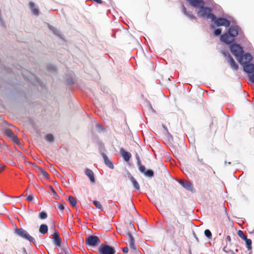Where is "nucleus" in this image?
I'll list each match as a JSON object with an SVG mask.
<instances>
[{"label":"nucleus","mask_w":254,"mask_h":254,"mask_svg":"<svg viewBox=\"0 0 254 254\" xmlns=\"http://www.w3.org/2000/svg\"><path fill=\"white\" fill-rule=\"evenodd\" d=\"M62 239L60 237L59 233L57 230H55L53 234V243L58 247H60L62 245Z\"/></svg>","instance_id":"11"},{"label":"nucleus","mask_w":254,"mask_h":254,"mask_svg":"<svg viewBox=\"0 0 254 254\" xmlns=\"http://www.w3.org/2000/svg\"><path fill=\"white\" fill-rule=\"evenodd\" d=\"M240 64H250L252 60V56L249 53H246L243 55L238 59Z\"/></svg>","instance_id":"9"},{"label":"nucleus","mask_w":254,"mask_h":254,"mask_svg":"<svg viewBox=\"0 0 254 254\" xmlns=\"http://www.w3.org/2000/svg\"><path fill=\"white\" fill-rule=\"evenodd\" d=\"M26 197V200L28 201H32L33 199V195L32 194L29 195L28 196H25Z\"/></svg>","instance_id":"37"},{"label":"nucleus","mask_w":254,"mask_h":254,"mask_svg":"<svg viewBox=\"0 0 254 254\" xmlns=\"http://www.w3.org/2000/svg\"><path fill=\"white\" fill-rule=\"evenodd\" d=\"M16 233L21 237L28 240L30 242L35 241L33 237L31 236L29 233L22 228H19L16 229Z\"/></svg>","instance_id":"6"},{"label":"nucleus","mask_w":254,"mask_h":254,"mask_svg":"<svg viewBox=\"0 0 254 254\" xmlns=\"http://www.w3.org/2000/svg\"><path fill=\"white\" fill-rule=\"evenodd\" d=\"M68 200L72 207H75L76 206L77 200L73 196H69L68 198Z\"/></svg>","instance_id":"24"},{"label":"nucleus","mask_w":254,"mask_h":254,"mask_svg":"<svg viewBox=\"0 0 254 254\" xmlns=\"http://www.w3.org/2000/svg\"><path fill=\"white\" fill-rule=\"evenodd\" d=\"M50 29H51L53 32L54 33L56 34V35H59V31L58 29H57V28L54 27H50Z\"/></svg>","instance_id":"36"},{"label":"nucleus","mask_w":254,"mask_h":254,"mask_svg":"<svg viewBox=\"0 0 254 254\" xmlns=\"http://www.w3.org/2000/svg\"><path fill=\"white\" fill-rule=\"evenodd\" d=\"M48 217L47 214L45 212H41L39 214V217L41 219H46Z\"/></svg>","instance_id":"32"},{"label":"nucleus","mask_w":254,"mask_h":254,"mask_svg":"<svg viewBox=\"0 0 254 254\" xmlns=\"http://www.w3.org/2000/svg\"><path fill=\"white\" fill-rule=\"evenodd\" d=\"M127 235L129 237V246L130 248L134 252L137 253L138 252V250L136 249V247L134 243V239L131 234L130 232L127 233Z\"/></svg>","instance_id":"12"},{"label":"nucleus","mask_w":254,"mask_h":254,"mask_svg":"<svg viewBox=\"0 0 254 254\" xmlns=\"http://www.w3.org/2000/svg\"><path fill=\"white\" fill-rule=\"evenodd\" d=\"M29 5L32 9L33 13L36 15H38L39 14V10L37 8L34 7V3L33 2H30Z\"/></svg>","instance_id":"22"},{"label":"nucleus","mask_w":254,"mask_h":254,"mask_svg":"<svg viewBox=\"0 0 254 254\" xmlns=\"http://www.w3.org/2000/svg\"><path fill=\"white\" fill-rule=\"evenodd\" d=\"M230 50L232 54L238 59L244 53L242 48L238 44H233L230 46Z\"/></svg>","instance_id":"5"},{"label":"nucleus","mask_w":254,"mask_h":254,"mask_svg":"<svg viewBox=\"0 0 254 254\" xmlns=\"http://www.w3.org/2000/svg\"><path fill=\"white\" fill-rule=\"evenodd\" d=\"M144 174L148 177H152L154 175V172L151 170H148L145 171Z\"/></svg>","instance_id":"31"},{"label":"nucleus","mask_w":254,"mask_h":254,"mask_svg":"<svg viewBox=\"0 0 254 254\" xmlns=\"http://www.w3.org/2000/svg\"><path fill=\"white\" fill-rule=\"evenodd\" d=\"M215 23L217 26H224L226 27H229L230 24V22L227 19L224 18H219L214 20Z\"/></svg>","instance_id":"10"},{"label":"nucleus","mask_w":254,"mask_h":254,"mask_svg":"<svg viewBox=\"0 0 254 254\" xmlns=\"http://www.w3.org/2000/svg\"><path fill=\"white\" fill-rule=\"evenodd\" d=\"M222 53L224 56L228 59V61H230V64H236L234 60L231 57L230 54L228 52L222 51Z\"/></svg>","instance_id":"23"},{"label":"nucleus","mask_w":254,"mask_h":254,"mask_svg":"<svg viewBox=\"0 0 254 254\" xmlns=\"http://www.w3.org/2000/svg\"><path fill=\"white\" fill-rule=\"evenodd\" d=\"M102 157L104 160L105 164L110 169H114V165L111 160L108 157V156L104 153L102 154Z\"/></svg>","instance_id":"15"},{"label":"nucleus","mask_w":254,"mask_h":254,"mask_svg":"<svg viewBox=\"0 0 254 254\" xmlns=\"http://www.w3.org/2000/svg\"><path fill=\"white\" fill-rule=\"evenodd\" d=\"M57 207L60 210L63 211L64 209V204L57 202Z\"/></svg>","instance_id":"35"},{"label":"nucleus","mask_w":254,"mask_h":254,"mask_svg":"<svg viewBox=\"0 0 254 254\" xmlns=\"http://www.w3.org/2000/svg\"><path fill=\"white\" fill-rule=\"evenodd\" d=\"M100 241L99 238L96 236H89L85 240L86 245L95 247L100 244Z\"/></svg>","instance_id":"7"},{"label":"nucleus","mask_w":254,"mask_h":254,"mask_svg":"<svg viewBox=\"0 0 254 254\" xmlns=\"http://www.w3.org/2000/svg\"><path fill=\"white\" fill-rule=\"evenodd\" d=\"M231 68L234 70H237L239 68L238 64H231Z\"/></svg>","instance_id":"39"},{"label":"nucleus","mask_w":254,"mask_h":254,"mask_svg":"<svg viewBox=\"0 0 254 254\" xmlns=\"http://www.w3.org/2000/svg\"><path fill=\"white\" fill-rule=\"evenodd\" d=\"M249 79L251 81L254 83V72L251 75H249Z\"/></svg>","instance_id":"40"},{"label":"nucleus","mask_w":254,"mask_h":254,"mask_svg":"<svg viewBox=\"0 0 254 254\" xmlns=\"http://www.w3.org/2000/svg\"><path fill=\"white\" fill-rule=\"evenodd\" d=\"M241 32V28L237 25H232L228 30V33L221 36V40L226 44H230L234 41V38Z\"/></svg>","instance_id":"2"},{"label":"nucleus","mask_w":254,"mask_h":254,"mask_svg":"<svg viewBox=\"0 0 254 254\" xmlns=\"http://www.w3.org/2000/svg\"><path fill=\"white\" fill-rule=\"evenodd\" d=\"M38 169L41 175H42L45 178L47 179H48L49 178V176L48 174L45 170L40 167H38Z\"/></svg>","instance_id":"25"},{"label":"nucleus","mask_w":254,"mask_h":254,"mask_svg":"<svg viewBox=\"0 0 254 254\" xmlns=\"http://www.w3.org/2000/svg\"><path fill=\"white\" fill-rule=\"evenodd\" d=\"M211 12V9L210 8L203 6V7L199 8L197 14L198 16L206 17L207 19H211L212 21H214L216 19V16Z\"/></svg>","instance_id":"3"},{"label":"nucleus","mask_w":254,"mask_h":254,"mask_svg":"<svg viewBox=\"0 0 254 254\" xmlns=\"http://www.w3.org/2000/svg\"><path fill=\"white\" fill-rule=\"evenodd\" d=\"M45 139L46 140L48 141V142H52L54 141V136L53 135V134H48L46 136H45Z\"/></svg>","instance_id":"27"},{"label":"nucleus","mask_w":254,"mask_h":254,"mask_svg":"<svg viewBox=\"0 0 254 254\" xmlns=\"http://www.w3.org/2000/svg\"><path fill=\"white\" fill-rule=\"evenodd\" d=\"M129 227H130L131 229H134V226H133V224H132V223H131V222H130V223H129Z\"/></svg>","instance_id":"46"},{"label":"nucleus","mask_w":254,"mask_h":254,"mask_svg":"<svg viewBox=\"0 0 254 254\" xmlns=\"http://www.w3.org/2000/svg\"><path fill=\"white\" fill-rule=\"evenodd\" d=\"M100 254H115L116 251L114 247L107 245H101L98 248Z\"/></svg>","instance_id":"4"},{"label":"nucleus","mask_w":254,"mask_h":254,"mask_svg":"<svg viewBox=\"0 0 254 254\" xmlns=\"http://www.w3.org/2000/svg\"><path fill=\"white\" fill-rule=\"evenodd\" d=\"M136 158L137 159V164L139 166V170L140 172L144 174L146 171L145 167L144 165H141L139 156H137Z\"/></svg>","instance_id":"21"},{"label":"nucleus","mask_w":254,"mask_h":254,"mask_svg":"<svg viewBox=\"0 0 254 254\" xmlns=\"http://www.w3.org/2000/svg\"><path fill=\"white\" fill-rule=\"evenodd\" d=\"M180 183L184 188H185L187 190H193L192 185L191 183H190L189 182L181 181L180 182Z\"/></svg>","instance_id":"18"},{"label":"nucleus","mask_w":254,"mask_h":254,"mask_svg":"<svg viewBox=\"0 0 254 254\" xmlns=\"http://www.w3.org/2000/svg\"><path fill=\"white\" fill-rule=\"evenodd\" d=\"M120 154L124 160L126 162H128L131 157V154L129 152L125 150L124 148H121Z\"/></svg>","instance_id":"14"},{"label":"nucleus","mask_w":254,"mask_h":254,"mask_svg":"<svg viewBox=\"0 0 254 254\" xmlns=\"http://www.w3.org/2000/svg\"><path fill=\"white\" fill-rule=\"evenodd\" d=\"M226 241L228 242H231V237L229 235H228L227 237H226Z\"/></svg>","instance_id":"44"},{"label":"nucleus","mask_w":254,"mask_h":254,"mask_svg":"<svg viewBox=\"0 0 254 254\" xmlns=\"http://www.w3.org/2000/svg\"><path fill=\"white\" fill-rule=\"evenodd\" d=\"M129 180L131 182L134 188L137 190H140V186L137 181L135 180V179L133 176H130L129 177Z\"/></svg>","instance_id":"19"},{"label":"nucleus","mask_w":254,"mask_h":254,"mask_svg":"<svg viewBox=\"0 0 254 254\" xmlns=\"http://www.w3.org/2000/svg\"><path fill=\"white\" fill-rule=\"evenodd\" d=\"M4 134L8 137L11 140L17 145L20 144V141L18 137L14 134V132L10 129H6L4 131Z\"/></svg>","instance_id":"8"},{"label":"nucleus","mask_w":254,"mask_h":254,"mask_svg":"<svg viewBox=\"0 0 254 254\" xmlns=\"http://www.w3.org/2000/svg\"><path fill=\"white\" fill-rule=\"evenodd\" d=\"M209 179V175H205L204 176H201L200 177V181L203 182V183H207V181Z\"/></svg>","instance_id":"30"},{"label":"nucleus","mask_w":254,"mask_h":254,"mask_svg":"<svg viewBox=\"0 0 254 254\" xmlns=\"http://www.w3.org/2000/svg\"><path fill=\"white\" fill-rule=\"evenodd\" d=\"M244 70L248 73H254V64H242Z\"/></svg>","instance_id":"16"},{"label":"nucleus","mask_w":254,"mask_h":254,"mask_svg":"<svg viewBox=\"0 0 254 254\" xmlns=\"http://www.w3.org/2000/svg\"><path fill=\"white\" fill-rule=\"evenodd\" d=\"M190 4L194 7L200 8L204 6L205 3L203 0H188Z\"/></svg>","instance_id":"13"},{"label":"nucleus","mask_w":254,"mask_h":254,"mask_svg":"<svg viewBox=\"0 0 254 254\" xmlns=\"http://www.w3.org/2000/svg\"><path fill=\"white\" fill-rule=\"evenodd\" d=\"M49 188L53 194L57 195L56 191L55 190L52 186H50Z\"/></svg>","instance_id":"43"},{"label":"nucleus","mask_w":254,"mask_h":254,"mask_svg":"<svg viewBox=\"0 0 254 254\" xmlns=\"http://www.w3.org/2000/svg\"><path fill=\"white\" fill-rule=\"evenodd\" d=\"M202 161H203V159H202V158H199V157H198V158H197V161H198L199 163H202Z\"/></svg>","instance_id":"45"},{"label":"nucleus","mask_w":254,"mask_h":254,"mask_svg":"<svg viewBox=\"0 0 254 254\" xmlns=\"http://www.w3.org/2000/svg\"><path fill=\"white\" fill-rule=\"evenodd\" d=\"M69 252H70V251L68 249H66L64 250V252H65V254H68V253Z\"/></svg>","instance_id":"47"},{"label":"nucleus","mask_w":254,"mask_h":254,"mask_svg":"<svg viewBox=\"0 0 254 254\" xmlns=\"http://www.w3.org/2000/svg\"><path fill=\"white\" fill-rule=\"evenodd\" d=\"M84 172H85V175L90 179V182L92 183H94L95 181L94 175V173H93V171L89 169H86L85 170Z\"/></svg>","instance_id":"17"},{"label":"nucleus","mask_w":254,"mask_h":254,"mask_svg":"<svg viewBox=\"0 0 254 254\" xmlns=\"http://www.w3.org/2000/svg\"><path fill=\"white\" fill-rule=\"evenodd\" d=\"M123 251L124 254H127L128 251V249L127 247H124L123 248Z\"/></svg>","instance_id":"41"},{"label":"nucleus","mask_w":254,"mask_h":254,"mask_svg":"<svg viewBox=\"0 0 254 254\" xmlns=\"http://www.w3.org/2000/svg\"><path fill=\"white\" fill-rule=\"evenodd\" d=\"M51 170L52 171H56V170L54 168H51Z\"/></svg>","instance_id":"48"},{"label":"nucleus","mask_w":254,"mask_h":254,"mask_svg":"<svg viewBox=\"0 0 254 254\" xmlns=\"http://www.w3.org/2000/svg\"><path fill=\"white\" fill-rule=\"evenodd\" d=\"M182 9H183V11L184 13L186 15L188 12L187 11V9L184 5H183Z\"/></svg>","instance_id":"42"},{"label":"nucleus","mask_w":254,"mask_h":254,"mask_svg":"<svg viewBox=\"0 0 254 254\" xmlns=\"http://www.w3.org/2000/svg\"><path fill=\"white\" fill-rule=\"evenodd\" d=\"M48 231V227L47 225L46 224H41L40 226L39 227V232L42 234L45 235L46 233H47Z\"/></svg>","instance_id":"20"},{"label":"nucleus","mask_w":254,"mask_h":254,"mask_svg":"<svg viewBox=\"0 0 254 254\" xmlns=\"http://www.w3.org/2000/svg\"><path fill=\"white\" fill-rule=\"evenodd\" d=\"M237 234L244 241L248 239L242 230H239Z\"/></svg>","instance_id":"29"},{"label":"nucleus","mask_w":254,"mask_h":254,"mask_svg":"<svg viewBox=\"0 0 254 254\" xmlns=\"http://www.w3.org/2000/svg\"><path fill=\"white\" fill-rule=\"evenodd\" d=\"M93 202L97 208H98L100 210H103V207L99 201H97V200H94V201H93Z\"/></svg>","instance_id":"28"},{"label":"nucleus","mask_w":254,"mask_h":254,"mask_svg":"<svg viewBox=\"0 0 254 254\" xmlns=\"http://www.w3.org/2000/svg\"><path fill=\"white\" fill-rule=\"evenodd\" d=\"M186 15L188 16L191 20H195L196 21V18L191 13L188 12Z\"/></svg>","instance_id":"34"},{"label":"nucleus","mask_w":254,"mask_h":254,"mask_svg":"<svg viewBox=\"0 0 254 254\" xmlns=\"http://www.w3.org/2000/svg\"><path fill=\"white\" fill-rule=\"evenodd\" d=\"M221 33V29H217L214 31V34L216 36L219 35Z\"/></svg>","instance_id":"38"},{"label":"nucleus","mask_w":254,"mask_h":254,"mask_svg":"<svg viewBox=\"0 0 254 254\" xmlns=\"http://www.w3.org/2000/svg\"><path fill=\"white\" fill-rule=\"evenodd\" d=\"M247 248L249 251H251L252 249V240L250 239H247L245 240Z\"/></svg>","instance_id":"26"},{"label":"nucleus","mask_w":254,"mask_h":254,"mask_svg":"<svg viewBox=\"0 0 254 254\" xmlns=\"http://www.w3.org/2000/svg\"><path fill=\"white\" fill-rule=\"evenodd\" d=\"M205 236L207 237L209 239H212V234L209 230L206 229L204 231Z\"/></svg>","instance_id":"33"},{"label":"nucleus","mask_w":254,"mask_h":254,"mask_svg":"<svg viewBox=\"0 0 254 254\" xmlns=\"http://www.w3.org/2000/svg\"><path fill=\"white\" fill-rule=\"evenodd\" d=\"M184 227V225L177 219L174 218L167 222L166 231L171 237H174L176 234L180 236L183 233Z\"/></svg>","instance_id":"1"}]
</instances>
